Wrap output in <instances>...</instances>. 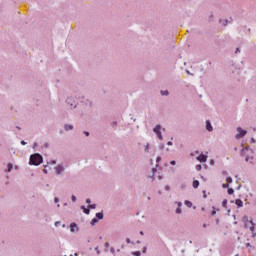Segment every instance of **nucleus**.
<instances>
[{
  "instance_id": "obj_63",
  "label": "nucleus",
  "mask_w": 256,
  "mask_h": 256,
  "mask_svg": "<svg viewBox=\"0 0 256 256\" xmlns=\"http://www.w3.org/2000/svg\"><path fill=\"white\" fill-rule=\"evenodd\" d=\"M153 172H156V169H155V168H153Z\"/></svg>"
},
{
  "instance_id": "obj_54",
  "label": "nucleus",
  "mask_w": 256,
  "mask_h": 256,
  "mask_svg": "<svg viewBox=\"0 0 256 256\" xmlns=\"http://www.w3.org/2000/svg\"><path fill=\"white\" fill-rule=\"evenodd\" d=\"M251 143H256V140L254 138H251Z\"/></svg>"
},
{
  "instance_id": "obj_43",
  "label": "nucleus",
  "mask_w": 256,
  "mask_h": 256,
  "mask_svg": "<svg viewBox=\"0 0 256 256\" xmlns=\"http://www.w3.org/2000/svg\"><path fill=\"white\" fill-rule=\"evenodd\" d=\"M170 165H171V166H175V165H176L175 160H171V161H170Z\"/></svg>"
},
{
  "instance_id": "obj_9",
  "label": "nucleus",
  "mask_w": 256,
  "mask_h": 256,
  "mask_svg": "<svg viewBox=\"0 0 256 256\" xmlns=\"http://www.w3.org/2000/svg\"><path fill=\"white\" fill-rule=\"evenodd\" d=\"M176 204H177V208H176V210H175V213L177 214V215H181L182 214V206H183V203L182 202H176Z\"/></svg>"
},
{
  "instance_id": "obj_19",
  "label": "nucleus",
  "mask_w": 256,
  "mask_h": 256,
  "mask_svg": "<svg viewBox=\"0 0 256 256\" xmlns=\"http://www.w3.org/2000/svg\"><path fill=\"white\" fill-rule=\"evenodd\" d=\"M150 149H151V145H150L149 143H147V144L145 145L144 151H145L146 153H149V152H150Z\"/></svg>"
},
{
  "instance_id": "obj_6",
  "label": "nucleus",
  "mask_w": 256,
  "mask_h": 256,
  "mask_svg": "<svg viewBox=\"0 0 256 256\" xmlns=\"http://www.w3.org/2000/svg\"><path fill=\"white\" fill-rule=\"evenodd\" d=\"M81 105L84 109L91 110L93 107V102L91 100L87 99V100L82 101Z\"/></svg>"
},
{
  "instance_id": "obj_10",
  "label": "nucleus",
  "mask_w": 256,
  "mask_h": 256,
  "mask_svg": "<svg viewBox=\"0 0 256 256\" xmlns=\"http://www.w3.org/2000/svg\"><path fill=\"white\" fill-rule=\"evenodd\" d=\"M70 231L71 233H76L79 232V227L76 223H71L70 224Z\"/></svg>"
},
{
  "instance_id": "obj_38",
  "label": "nucleus",
  "mask_w": 256,
  "mask_h": 256,
  "mask_svg": "<svg viewBox=\"0 0 256 256\" xmlns=\"http://www.w3.org/2000/svg\"><path fill=\"white\" fill-rule=\"evenodd\" d=\"M216 214H217V211H216V210H212V212H211V216H212V217H215V216H216Z\"/></svg>"
},
{
  "instance_id": "obj_21",
  "label": "nucleus",
  "mask_w": 256,
  "mask_h": 256,
  "mask_svg": "<svg viewBox=\"0 0 256 256\" xmlns=\"http://www.w3.org/2000/svg\"><path fill=\"white\" fill-rule=\"evenodd\" d=\"M161 95L162 96H169V91L168 90H161Z\"/></svg>"
},
{
  "instance_id": "obj_51",
  "label": "nucleus",
  "mask_w": 256,
  "mask_h": 256,
  "mask_svg": "<svg viewBox=\"0 0 256 256\" xmlns=\"http://www.w3.org/2000/svg\"><path fill=\"white\" fill-rule=\"evenodd\" d=\"M127 244H131V240L129 238L126 239Z\"/></svg>"
},
{
  "instance_id": "obj_13",
  "label": "nucleus",
  "mask_w": 256,
  "mask_h": 256,
  "mask_svg": "<svg viewBox=\"0 0 256 256\" xmlns=\"http://www.w3.org/2000/svg\"><path fill=\"white\" fill-rule=\"evenodd\" d=\"M219 23H221L222 26L226 27L230 23V21L227 19H220Z\"/></svg>"
},
{
  "instance_id": "obj_39",
  "label": "nucleus",
  "mask_w": 256,
  "mask_h": 256,
  "mask_svg": "<svg viewBox=\"0 0 256 256\" xmlns=\"http://www.w3.org/2000/svg\"><path fill=\"white\" fill-rule=\"evenodd\" d=\"M164 189H165V191H170V190H171V187H170L169 185H166V186L164 187Z\"/></svg>"
},
{
  "instance_id": "obj_56",
  "label": "nucleus",
  "mask_w": 256,
  "mask_h": 256,
  "mask_svg": "<svg viewBox=\"0 0 256 256\" xmlns=\"http://www.w3.org/2000/svg\"><path fill=\"white\" fill-rule=\"evenodd\" d=\"M248 222H244V227L247 228Z\"/></svg>"
},
{
  "instance_id": "obj_45",
  "label": "nucleus",
  "mask_w": 256,
  "mask_h": 256,
  "mask_svg": "<svg viewBox=\"0 0 256 256\" xmlns=\"http://www.w3.org/2000/svg\"><path fill=\"white\" fill-rule=\"evenodd\" d=\"M210 165H211V166H214V165H215V160L211 159V160H210Z\"/></svg>"
},
{
  "instance_id": "obj_8",
  "label": "nucleus",
  "mask_w": 256,
  "mask_h": 256,
  "mask_svg": "<svg viewBox=\"0 0 256 256\" xmlns=\"http://www.w3.org/2000/svg\"><path fill=\"white\" fill-rule=\"evenodd\" d=\"M74 129H75L74 124H64L65 132H72V131H74Z\"/></svg>"
},
{
  "instance_id": "obj_12",
  "label": "nucleus",
  "mask_w": 256,
  "mask_h": 256,
  "mask_svg": "<svg viewBox=\"0 0 256 256\" xmlns=\"http://www.w3.org/2000/svg\"><path fill=\"white\" fill-rule=\"evenodd\" d=\"M206 130L210 133L213 131V127H212V124L210 123V121L206 122Z\"/></svg>"
},
{
  "instance_id": "obj_34",
  "label": "nucleus",
  "mask_w": 256,
  "mask_h": 256,
  "mask_svg": "<svg viewBox=\"0 0 256 256\" xmlns=\"http://www.w3.org/2000/svg\"><path fill=\"white\" fill-rule=\"evenodd\" d=\"M110 253L115 256V248L114 247L110 248Z\"/></svg>"
},
{
  "instance_id": "obj_33",
  "label": "nucleus",
  "mask_w": 256,
  "mask_h": 256,
  "mask_svg": "<svg viewBox=\"0 0 256 256\" xmlns=\"http://www.w3.org/2000/svg\"><path fill=\"white\" fill-rule=\"evenodd\" d=\"M71 201H72V202H76V201H77V197H76L75 195H72V196H71Z\"/></svg>"
},
{
  "instance_id": "obj_18",
  "label": "nucleus",
  "mask_w": 256,
  "mask_h": 256,
  "mask_svg": "<svg viewBox=\"0 0 256 256\" xmlns=\"http://www.w3.org/2000/svg\"><path fill=\"white\" fill-rule=\"evenodd\" d=\"M200 186V182L198 180L193 181V188L197 189Z\"/></svg>"
},
{
  "instance_id": "obj_52",
  "label": "nucleus",
  "mask_w": 256,
  "mask_h": 256,
  "mask_svg": "<svg viewBox=\"0 0 256 256\" xmlns=\"http://www.w3.org/2000/svg\"><path fill=\"white\" fill-rule=\"evenodd\" d=\"M166 145L173 146V142H167Z\"/></svg>"
},
{
  "instance_id": "obj_28",
  "label": "nucleus",
  "mask_w": 256,
  "mask_h": 256,
  "mask_svg": "<svg viewBox=\"0 0 256 256\" xmlns=\"http://www.w3.org/2000/svg\"><path fill=\"white\" fill-rule=\"evenodd\" d=\"M132 255H134V256H141V252L140 251H135V252H132Z\"/></svg>"
},
{
  "instance_id": "obj_23",
  "label": "nucleus",
  "mask_w": 256,
  "mask_h": 256,
  "mask_svg": "<svg viewBox=\"0 0 256 256\" xmlns=\"http://www.w3.org/2000/svg\"><path fill=\"white\" fill-rule=\"evenodd\" d=\"M84 214H86V215H90V213H91V210H90V208H84Z\"/></svg>"
},
{
  "instance_id": "obj_32",
  "label": "nucleus",
  "mask_w": 256,
  "mask_h": 256,
  "mask_svg": "<svg viewBox=\"0 0 256 256\" xmlns=\"http://www.w3.org/2000/svg\"><path fill=\"white\" fill-rule=\"evenodd\" d=\"M196 170L201 171L202 170V165H200V164L196 165Z\"/></svg>"
},
{
  "instance_id": "obj_55",
  "label": "nucleus",
  "mask_w": 256,
  "mask_h": 256,
  "mask_svg": "<svg viewBox=\"0 0 256 256\" xmlns=\"http://www.w3.org/2000/svg\"><path fill=\"white\" fill-rule=\"evenodd\" d=\"M45 174H48V171L46 169L42 170Z\"/></svg>"
},
{
  "instance_id": "obj_64",
  "label": "nucleus",
  "mask_w": 256,
  "mask_h": 256,
  "mask_svg": "<svg viewBox=\"0 0 256 256\" xmlns=\"http://www.w3.org/2000/svg\"><path fill=\"white\" fill-rule=\"evenodd\" d=\"M137 244H140V241H137Z\"/></svg>"
},
{
  "instance_id": "obj_35",
  "label": "nucleus",
  "mask_w": 256,
  "mask_h": 256,
  "mask_svg": "<svg viewBox=\"0 0 256 256\" xmlns=\"http://www.w3.org/2000/svg\"><path fill=\"white\" fill-rule=\"evenodd\" d=\"M88 207H89L90 209H96V208H97V205H96V204H93V205L90 204Z\"/></svg>"
},
{
  "instance_id": "obj_58",
  "label": "nucleus",
  "mask_w": 256,
  "mask_h": 256,
  "mask_svg": "<svg viewBox=\"0 0 256 256\" xmlns=\"http://www.w3.org/2000/svg\"><path fill=\"white\" fill-rule=\"evenodd\" d=\"M81 209H82L83 211H85L86 208H85V206H81Z\"/></svg>"
},
{
  "instance_id": "obj_49",
  "label": "nucleus",
  "mask_w": 256,
  "mask_h": 256,
  "mask_svg": "<svg viewBox=\"0 0 256 256\" xmlns=\"http://www.w3.org/2000/svg\"><path fill=\"white\" fill-rule=\"evenodd\" d=\"M86 203L91 204L92 200L90 198L86 199Z\"/></svg>"
},
{
  "instance_id": "obj_31",
  "label": "nucleus",
  "mask_w": 256,
  "mask_h": 256,
  "mask_svg": "<svg viewBox=\"0 0 256 256\" xmlns=\"http://www.w3.org/2000/svg\"><path fill=\"white\" fill-rule=\"evenodd\" d=\"M227 203H228V201H227V199H225V200L223 201V203H222V206H223L224 208H227Z\"/></svg>"
},
{
  "instance_id": "obj_57",
  "label": "nucleus",
  "mask_w": 256,
  "mask_h": 256,
  "mask_svg": "<svg viewBox=\"0 0 256 256\" xmlns=\"http://www.w3.org/2000/svg\"><path fill=\"white\" fill-rule=\"evenodd\" d=\"M252 237H256V233L252 232Z\"/></svg>"
},
{
  "instance_id": "obj_24",
  "label": "nucleus",
  "mask_w": 256,
  "mask_h": 256,
  "mask_svg": "<svg viewBox=\"0 0 256 256\" xmlns=\"http://www.w3.org/2000/svg\"><path fill=\"white\" fill-rule=\"evenodd\" d=\"M242 221L244 222V223H250L251 221H249L248 220V217L247 216H243V218H242Z\"/></svg>"
},
{
  "instance_id": "obj_4",
  "label": "nucleus",
  "mask_w": 256,
  "mask_h": 256,
  "mask_svg": "<svg viewBox=\"0 0 256 256\" xmlns=\"http://www.w3.org/2000/svg\"><path fill=\"white\" fill-rule=\"evenodd\" d=\"M162 125L161 124H157L154 129L153 132L157 135V138L161 141H163V135H162Z\"/></svg>"
},
{
  "instance_id": "obj_40",
  "label": "nucleus",
  "mask_w": 256,
  "mask_h": 256,
  "mask_svg": "<svg viewBox=\"0 0 256 256\" xmlns=\"http://www.w3.org/2000/svg\"><path fill=\"white\" fill-rule=\"evenodd\" d=\"M142 253L146 254L147 253V246H144L142 249Z\"/></svg>"
},
{
  "instance_id": "obj_16",
  "label": "nucleus",
  "mask_w": 256,
  "mask_h": 256,
  "mask_svg": "<svg viewBox=\"0 0 256 256\" xmlns=\"http://www.w3.org/2000/svg\"><path fill=\"white\" fill-rule=\"evenodd\" d=\"M103 217H104L103 212H98V213H96V219L102 220Z\"/></svg>"
},
{
  "instance_id": "obj_61",
  "label": "nucleus",
  "mask_w": 256,
  "mask_h": 256,
  "mask_svg": "<svg viewBox=\"0 0 256 256\" xmlns=\"http://www.w3.org/2000/svg\"><path fill=\"white\" fill-rule=\"evenodd\" d=\"M140 235H144V232H143V231H140Z\"/></svg>"
},
{
  "instance_id": "obj_2",
  "label": "nucleus",
  "mask_w": 256,
  "mask_h": 256,
  "mask_svg": "<svg viewBox=\"0 0 256 256\" xmlns=\"http://www.w3.org/2000/svg\"><path fill=\"white\" fill-rule=\"evenodd\" d=\"M65 102L70 109H76L78 107L76 97H73V96L68 97Z\"/></svg>"
},
{
  "instance_id": "obj_14",
  "label": "nucleus",
  "mask_w": 256,
  "mask_h": 256,
  "mask_svg": "<svg viewBox=\"0 0 256 256\" xmlns=\"http://www.w3.org/2000/svg\"><path fill=\"white\" fill-rule=\"evenodd\" d=\"M235 204L238 208L243 207V201L241 199H236Z\"/></svg>"
},
{
  "instance_id": "obj_11",
  "label": "nucleus",
  "mask_w": 256,
  "mask_h": 256,
  "mask_svg": "<svg viewBox=\"0 0 256 256\" xmlns=\"http://www.w3.org/2000/svg\"><path fill=\"white\" fill-rule=\"evenodd\" d=\"M197 161H199L200 163H206L207 162V156L204 154H200L197 158Z\"/></svg>"
},
{
  "instance_id": "obj_3",
  "label": "nucleus",
  "mask_w": 256,
  "mask_h": 256,
  "mask_svg": "<svg viewBox=\"0 0 256 256\" xmlns=\"http://www.w3.org/2000/svg\"><path fill=\"white\" fill-rule=\"evenodd\" d=\"M66 166L64 163L57 164L54 167L55 175L56 176H61L65 172Z\"/></svg>"
},
{
  "instance_id": "obj_42",
  "label": "nucleus",
  "mask_w": 256,
  "mask_h": 256,
  "mask_svg": "<svg viewBox=\"0 0 256 256\" xmlns=\"http://www.w3.org/2000/svg\"><path fill=\"white\" fill-rule=\"evenodd\" d=\"M20 144H21L22 146H26V145H27V142H25V140H21Z\"/></svg>"
},
{
  "instance_id": "obj_1",
  "label": "nucleus",
  "mask_w": 256,
  "mask_h": 256,
  "mask_svg": "<svg viewBox=\"0 0 256 256\" xmlns=\"http://www.w3.org/2000/svg\"><path fill=\"white\" fill-rule=\"evenodd\" d=\"M43 163V157L39 153L32 154L29 159L30 166L38 167Z\"/></svg>"
},
{
  "instance_id": "obj_59",
  "label": "nucleus",
  "mask_w": 256,
  "mask_h": 256,
  "mask_svg": "<svg viewBox=\"0 0 256 256\" xmlns=\"http://www.w3.org/2000/svg\"><path fill=\"white\" fill-rule=\"evenodd\" d=\"M202 227L207 228V227H208V225H207V224H204V225H202Z\"/></svg>"
},
{
  "instance_id": "obj_50",
  "label": "nucleus",
  "mask_w": 256,
  "mask_h": 256,
  "mask_svg": "<svg viewBox=\"0 0 256 256\" xmlns=\"http://www.w3.org/2000/svg\"><path fill=\"white\" fill-rule=\"evenodd\" d=\"M240 52H241L240 48H236L235 53L238 54Z\"/></svg>"
},
{
  "instance_id": "obj_62",
  "label": "nucleus",
  "mask_w": 256,
  "mask_h": 256,
  "mask_svg": "<svg viewBox=\"0 0 256 256\" xmlns=\"http://www.w3.org/2000/svg\"><path fill=\"white\" fill-rule=\"evenodd\" d=\"M61 207V205L60 204H57V208H60Z\"/></svg>"
},
{
  "instance_id": "obj_7",
  "label": "nucleus",
  "mask_w": 256,
  "mask_h": 256,
  "mask_svg": "<svg viewBox=\"0 0 256 256\" xmlns=\"http://www.w3.org/2000/svg\"><path fill=\"white\" fill-rule=\"evenodd\" d=\"M245 151H248V146H246L245 148L242 149L241 156L246 157L245 158L246 162L253 161V157H249V156L245 155Z\"/></svg>"
},
{
  "instance_id": "obj_41",
  "label": "nucleus",
  "mask_w": 256,
  "mask_h": 256,
  "mask_svg": "<svg viewBox=\"0 0 256 256\" xmlns=\"http://www.w3.org/2000/svg\"><path fill=\"white\" fill-rule=\"evenodd\" d=\"M162 161V157H157L156 158V163L158 164L159 162H161Z\"/></svg>"
},
{
  "instance_id": "obj_47",
  "label": "nucleus",
  "mask_w": 256,
  "mask_h": 256,
  "mask_svg": "<svg viewBox=\"0 0 256 256\" xmlns=\"http://www.w3.org/2000/svg\"><path fill=\"white\" fill-rule=\"evenodd\" d=\"M59 201H60V199H59L58 197H55V198H54V202H55V203H59Z\"/></svg>"
},
{
  "instance_id": "obj_53",
  "label": "nucleus",
  "mask_w": 256,
  "mask_h": 256,
  "mask_svg": "<svg viewBox=\"0 0 256 256\" xmlns=\"http://www.w3.org/2000/svg\"><path fill=\"white\" fill-rule=\"evenodd\" d=\"M249 247H251V243L247 242L246 243V248H249Z\"/></svg>"
},
{
  "instance_id": "obj_60",
  "label": "nucleus",
  "mask_w": 256,
  "mask_h": 256,
  "mask_svg": "<svg viewBox=\"0 0 256 256\" xmlns=\"http://www.w3.org/2000/svg\"><path fill=\"white\" fill-rule=\"evenodd\" d=\"M204 198H207V194H206V192L204 191Z\"/></svg>"
},
{
  "instance_id": "obj_27",
  "label": "nucleus",
  "mask_w": 256,
  "mask_h": 256,
  "mask_svg": "<svg viewBox=\"0 0 256 256\" xmlns=\"http://www.w3.org/2000/svg\"><path fill=\"white\" fill-rule=\"evenodd\" d=\"M226 182H227V183H233V178H231L230 176H228V177L226 178Z\"/></svg>"
},
{
  "instance_id": "obj_20",
  "label": "nucleus",
  "mask_w": 256,
  "mask_h": 256,
  "mask_svg": "<svg viewBox=\"0 0 256 256\" xmlns=\"http://www.w3.org/2000/svg\"><path fill=\"white\" fill-rule=\"evenodd\" d=\"M98 219L97 218H93L92 220H91V222H90V224H91V226H95L96 225V223H98Z\"/></svg>"
},
{
  "instance_id": "obj_44",
  "label": "nucleus",
  "mask_w": 256,
  "mask_h": 256,
  "mask_svg": "<svg viewBox=\"0 0 256 256\" xmlns=\"http://www.w3.org/2000/svg\"><path fill=\"white\" fill-rule=\"evenodd\" d=\"M60 224H61L60 221H56V222L54 223V226H55V227H58Z\"/></svg>"
},
{
  "instance_id": "obj_29",
  "label": "nucleus",
  "mask_w": 256,
  "mask_h": 256,
  "mask_svg": "<svg viewBox=\"0 0 256 256\" xmlns=\"http://www.w3.org/2000/svg\"><path fill=\"white\" fill-rule=\"evenodd\" d=\"M13 169L12 163H8V172H11Z\"/></svg>"
},
{
  "instance_id": "obj_48",
  "label": "nucleus",
  "mask_w": 256,
  "mask_h": 256,
  "mask_svg": "<svg viewBox=\"0 0 256 256\" xmlns=\"http://www.w3.org/2000/svg\"><path fill=\"white\" fill-rule=\"evenodd\" d=\"M38 147V143L37 142H34L33 144V149H36Z\"/></svg>"
},
{
  "instance_id": "obj_17",
  "label": "nucleus",
  "mask_w": 256,
  "mask_h": 256,
  "mask_svg": "<svg viewBox=\"0 0 256 256\" xmlns=\"http://www.w3.org/2000/svg\"><path fill=\"white\" fill-rule=\"evenodd\" d=\"M104 246H105L104 252L108 253L109 252L110 243L109 242H105Z\"/></svg>"
},
{
  "instance_id": "obj_37",
  "label": "nucleus",
  "mask_w": 256,
  "mask_h": 256,
  "mask_svg": "<svg viewBox=\"0 0 256 256\" xmlns=\"http://www.w3.org/2000/svg\"><path fill=\"white\" fill-rule=\"evenodd\" d=\"M83 134H84L86 137H89V136H90V132H89V131H83Z\"/></svg>"
},
{
  "instance_id": "obj_22",
  "label": "nucleus",
  "mask_w": 256,
  "mask_h": 256,
  "mask_svg": "<svg viewBox=\"0 0 256 256\" xmlns=\"http://www.w3.org/2000/svg\"><path fill=\"white\" fill-rule=\"evenodd\" d=\"M184 204H186L187 207L191 208L192 207V202L189 200L184 201Z\"/></svg>"
},
{
  "instance_id": "obj_30",
  "label": "nucleus",
  "mask_w": 256,
  "mask_h": 256,
  "mask_svg": "<svg viewBox=\"0 0 256 256\" xmlns=\"http://www.w3.org/2000/svg\"><path fill=\"white\" fill-rule=\"evenodd\" d=\"M159 149H161V151H163L165 149V144L164 143H160L159 144Z\"/></svg>"
},
{
  "instance_id": "obj_5",
  "label": "nucleus",
  "mask_w": 256,
  "mask_h": 256,
  "mask_svg": "<svg viewBox=\"0 0 256 256\" xmlns=\"http://www.w3.org/2000/svg\"><path fill=\"white\" fill-rule=\"evenodd\" d=\"M236 131H237V134L235 135V139L237 140L243 138L247 134V131L242 129V127L240 126L236 128Z\"/></svg>"
},
{
  "instance_id": "obj_46",
  "label": "nucleus",
  "mask_w": 256,
  "mask_h": 256,
  "mask_svg": "<svg viewBox=\"0 0 256 256\" xmlns=\"http://www.w3.org/2000/svg\"><path fill=\"white\" fill-rule=\"evenodd\" d=\"M222 187H223L224 189H226V188L229 189V184H223Z\"/></svg>"
},
{
  "instance_id": "obj_36",
  "label": "nucleus",
  "mask_w": 256,
  "mask_h": 256,
  "mask_svg": "<svg viewBox=\"0 0 256 256\" xmlns=\"http://www.w3.org/2000/svg\"><path fill=\"white\" fill-rule=\"evenodd\" d=\"M48 164H50V165H56V164H57V160H52V161H50Z\"/></svg>"
},
{
  "instance_id": "obj_26",
  "label": "nucleus",
  "mask_w": 256,
  "mask_h": 256,
  "mask_svg": "<svg viewBox=\"0 0 256 256\" xmlns=\"http://www.w3.org/2000/svg\"><path fill=\"white\" fill-rule=\"evenodd\" d=\"M94 251H96V254L100 255L101 254V251L99 250V246H96L94 248Z\"/></svg>"
},
{
  "instance_id": "obj_15",
  "label": "nucleus",
  "mask_w": 256,
  "mask_h": 256,
  "mask_svg": "<svg viewBox=\"0 0 256 256\" xmlns=\"http://www.w3.org/2000/svg\"><path fill=\"white\" fill-rule=\"evenodd\" d=\"M250 224L252 225V226H250V232L254 233L255 232V223L253 222V220H250Z\"/></svg>"
},
{
  "instance_id": "obj_25",
  "label": "nucleus",
  "mask_w": 256,
  "mask_h": 256,
  "mask_svg": "<svg viewBox=\"0 0 256 256\" xmlns=\"http://www.w3.org/2000/svg\"><path fill=\"white\" fill-rule=\"evenodd\" d=\"M235 193L233 188H228V194L233 195Z\"/></svg>"
}]
</instances>
